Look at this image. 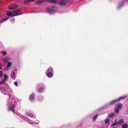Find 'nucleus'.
<instances>
[{
	"label": "nucleus",
	"mask_w": 128,
	"mask_h": 128,
	"mask_svg": "<svg viewBox=\"0 0 128 128\" xmlns=\"http://www.w3.org/2000/svg\"><path fill=\"white\" fill-rule=\"evenodd\" d=\"M122 128H127L128 126L126 123L124 124L122 126Z\"/></svg>",
	"instance_id": "obj_20"
},
{
	"label": "nucleus",
	"mask_w": 128,
	"mask_h": 128,
	"mask_svg": "<svg viewBox=\"0 0 128 128\" xmlns=\"http://www.w3.org/2000/svg\"><path fill=\"white\" fill-rule=\"evenodd\" d=\"M19 11V9H17L12 12L9 11L8 12L6 15L10 17L21 15L22 14H18L17 12Z\"/></svg>",
	"instance_id": "obj_2"
},
{
	"label": "nucleus",
	"mask_w": 128,
	"mask_h": 128,
	"mask_svg": "<svg viewBox=\"0 0 128 128\" xmlns=\"http://www.w3.org/2000/svg\"><path fill=\"white\" fill-rule=\"evenodd\" d=\"M118 124V122L115 120V122L112 124L111 125V126L112 127L115 126Z\"/></svg>",
	"instance_id": "obj_19"
},
{
	"label": "nucleus",
	"mask_w": 128,
	"mask_h": 128,
	"mask_svg": "<svg viewBox=\"0 0 128 128\" xmlns=\"http://www.w3.org/2000/svg\"><path fill=\"white\" fill-rule=\"evenodd\" d=\"M8 60V59L6 58H5L3 60V62L4 64H5L7 63Z\"/></svg>",
	"instance_id": "obj_23"
},
{
	"label": "nucleus",
	"mask_w": 128,
	"mask_h": 128,
	"mask_svg": "<svg viewBox=\"0 0 128 128\" xmlns=\"http://www.w3.org/2000/svg\"><path fill=\"white\" fill-rule=\"evenodd\" d=\"M110 121V120L108 118H106L105 120V122L106 124H108Z\"/></svg>",
	"instance_id": "obj_28"
},
{
	"label": "nucleus",
	"mask_w": 128,
	"mask_h": 128,
	"mask_svg": "<svg viewBox=\"0 0 128 128\" xmlns=\"http://www.w3.org/2000/svg\"><path fill=\"white\" fill-rule=\"evenodd\" d=\"M124 3L123 2H122L120 3L118 6V8H121L123 5Z\"/></svg>",
	"instance_id": "obj_26"
},
{
	"label": "nucleus",
	"mask_w": 128,
	"mask_h": 128,
	"mask_svg": "<svg viewBox=\"0 0 128 128\" xmlns=\"http://www.w3.org/2000/svg\"><path fill=\"white\" fill-rule=\"evenodd\" d=\"M122 105L120 104H117L116 106V108L119 109L122 108Z\"/></svg>",
	"instance_id": "obj_13"
},
{
	"label": "nucleus",
	"mask_w": 128,
	"mask_h": 128,
	"mask_svg": "<svg viewBox=\"0 0 128 128\" xmlns=\"http://www.w3.org/2000/svg\"><path fill=\"white\" fill-rule=\"evenodd\" d=\"M8 104H9V102H10L9 101V100H8Z\"/></svg>",
	"instance_id": "obj_42"
},
{
	"label": "nucleus",
	"mask_w": 128,
	"mask_h": 128,
	"mask_svg": "<svg viewBox=\"0 0 128 128\" xmlns=\"http://www.w3.org/2000/svg\"><path fill=\"white\" fill-rule=\"evenodd\" d=\"M124 122V120L123 119H121L119 120L118 122V124H120Z\"/></svg>",
	"instance_id": "obj_18"
},
{
	"label": "nucleus",
	"mask_w": 128,
	"mask_h": 128,
	"mask_svg": "<svg viewBox=\"0 0 128 128\" xmlns=\"http://www.w3.org/2000/svg\"><path fill=\"white\" fill-rule=\"evenodd\" d=\"M34 98V94H31L29 98L30 100H33Z\"/></svg>",
	"instance_id": "obj_14"
},
{
	"label": "nucleus",
	"mask_w": 128,
	"mask_h": 128,
	"mask_svg": "<svg viewBox=\"0 0 128 128\" xmlns=\"http://www.w3.org/2000/svg\"><path fill=\"white\" fill-rule=\"evenodd\" d=\"M47 1L53 4H56L57 3L56 0H47Z\"/></svg>",
	"instance_id": "obj_15"
},
{
	"label": "nucleus",
	"mask_w": 128,
	"mask_h": 128,
	"mask_svg": "<svg viewBox=\"0 0 128 128\" xmlns=\"http://www.w3.org/2000/svg\"><path fill=\"white\" fill-rule=\"evenodd\" d=\"M15 20V18H12V20L13 21H14Z\"/></svg>",
	"instance_id": "obj_39"
},
{
	"label": "nucleus",
	"mask_w": 128,
	"mask_h": 128,
	"mask_svg": "<svg viewBox=\"0 0 128 128\" xmlns=\"http://www.w3.org/2000/svg\"><path fill=\"white\" fill-rule=\"evenodd\" d=\"M12 64L11 62H8V65L6 66V70H9L12 66Z\"/></svg>",
	"instance_id": "obj_7"
},
{
	"label": "nucleus",
	"mask_w": 128,
	"mask_h": 128,
	"mask_svg": "<svg viewBox=\"0 0 128 128\" xmlns=\"http://www.w3.org/2000/svg\"><path fill=\"white\" fill-rule=\"evenodd\" d=\"M16 73L14 71H13L11 74V77L12 78H15L16 77Z\"/></svg>",
	"instance_id": "obj_10"
},
{
	"label": "nucleus",
	"mask_w": 128,
	"mask_h": 128,
	"mask_svg": "<svg viewBox=\"0 0 128 128\" xmlns=\"http://www.w3.org/2000/svg\"><path fill=\"white\" fill-rule=\"evenodd\" d=\"M15 107V106L14 104H12L10 106L8 107V109L9 110H11L14 113V116L18 118L24 119L25 120L27 121L30 124H32V121H30L29 119L27 117H24L23 116L21 115V114H18L16 113H14V108Z\"/></svg>",
	"instance_id": "obj_1"
},
{
	"label": "nucleus",
	"mask_w": 128,
	"mask_h": 128,
	"mask_svg": "<svg viewBox=\"0 0 128 128\" xmlns=\"http://www.w3.org/2000/svg\"><path fill=\"white\" fill-rule=\"evenodd\" d=\"M126 97V96H124L122 97H120L119 98L116 99V100H117V101H118L119 100L123 99L124 98H125Z\"/></svg>",
	"instance_id": "obj_24"
},
{
	"label": "nucleus",
	"mask_w": 128,
	"mask_h": 128,
	"mask_svg": "<svg viewBox=\"0 0 128 128\" xmlns=\"http://www.w3.org/2000/svg\"><path fill=\"white\" fill-rule=\"evenodd\" d=\"M14 84L16 86H18V84L17 82L16 81L15 82H14Z\"/></svg>",
	"instance_id": "obj_36"
},
{
	"label": "nucleus",
	"mask_w": 128,
	"mask_h": 128,
	"mask_svg": "<svg viewBox=\"0 0 128 128\" xmlns=\"http://www.w3.org/2000/svg\"><path fill=\"white\" fill-rule=\"evenodd\" d=\"M4 90L5 92H6V91H8V92H13V91L12 90L10 89V88H7L6 89H5Z\"/></svg>",
	"instance_id": "obj_12"
},
{
	"label": "nucleus",
	"mask_w": 128,
	"mask_h": 128,
	"mask_svg": "<svg viewBox=\"0 0 128 128\" xmlns=\"http://www.w3.org/2000/svg\"><path fill=\"white\" fill-rule=\"evenodd\" d=\"M126 114H128V109L127 110L126 112Z\"/></svg>",
	"instance_id": "obj_38"
},
{
	"label": "nucleus",
	"mask_w": 128,
	"mask_h": 128,
	"mask_svg": "<svg viewBox=\"0 0 128 128\" xmlns=\"http://www.w3.org/2000/svg\"><path fill=\"white\" fill-rule=\"evenodd\" d=\"M117 101H118L117 100H116V99L110 102L107 104V105H112Z\"/></svg>",
	"instance_id": "obj_11"
},
{
	"label": "nucleus",
	"mask_w": 128,
	"mask_h": 128,
	"mask_svg": "<svg viewBox=\"0 0 128 128\" xmlns=\"http://www.w3.org/2000/svg\"><path fill=\"white\" fill-rule=\"evenodd\" d=\"M8 18H3L0 21V23H1L3 22H4L6 21L7 20Z\"/></svg>",
	"instance_id": "obj_17"
},
{
	"label": "nucleus",
	"mask_w": 128,
	"mask_h": 128,
	"mask_svg": "<svg viewBox=\"0 0 128 128\" xmlns=\"http://www.w3.org/2000/svg\"><path fill=\"white\" fill-rule=\"evenodd\" d=\"M115 116L114 114L113 113H111L108 114V116L110 118H112Z\"/></svg>",
	"instance_id": "obj_21"
},
{
	"label": "nucleus",
	"mask_w": 128,
	"mask_h": 128,
	"mask_svg": "<svg viewBox=\"0 0 128 128\" xmlns=\"http://www.w3.org/2000/svg\"><path fill=\"white\" fill-rule=\"evenodd\" d=\"M44 86L45 85L43 84H40L39 85L38 87H37V88L39 87L42 86V87H41L40 88H39L38 90V92L39 93H41L44 91Z\"/></svg>",
	"instance_id": "obj_4"
},
{
	"label": "nucleus",
	"mask_w": 128,
	"mask_h": 128,
	"mask_svg": "<svg viewBox=\"0 0 128 128\" xmlns=\"http://www.w3.org/2000/svg\"><path fill=\"white\" fill-rule=\"evenodd\" d=\"M98 116L97 114H96L93 117V120H95Z\"/></svg>",
	"instance_id": "obj_29"
},
{
	"label": "nucleus",
	"mask_w": 128,
	"mask_h": 128,
	"mask_svg": "<svg viewBox=\"0 0 128 128\" xmlns=\"http://www.w3.org/2000/svg\"><path fill=\"white\" fill-rule=\"evenodd\" d=\"M48 72L47 74V76L48 78H51L52 77L53 75V73H52V72Z\"/></svg>",
	"instance_id": "obj_9"
},
{
	"label": "nucleus",
	"mask_w": 128,
	"mask_h": 128,
	"mask_svg": "<svg viewBox=\"0 0 128 128\" xmlns=\"http://www.w3.org/2000/svg\"><path fill=\"white\" fill-rule=\"evenodd\" d=\"M1 66H2L1 64H0V69H1Z\"/></svg>",
	"instance_id": "obj_40"
},
{
	"label": "nucleus",
	"mask_w": 128,
	"mask_h": 128,
	"mask_svg": "<svg viewBox=\"0 0 128 128\" xmlns=\"http://www.w3.org/2000/svg\"><path fill=\"white\" fill-rule=\"evenodd\" d=\"M8 96H9V98H11V97H10V94H8Z\"/></svg>",
	"instance_id": "obj_41"
},
{
	"label": "nucleus",
	"mask_w": 128,
	"mask_h": 128,
	"mask_svg": "<svg viewBox=\"0 0 128 128\" xmlns=\"http://www.w3.org/2000/svg\"><path fill=\"white\" fill-rule=\"evenodd\" d=\"M2 53L4 55H6V53L5 51H3L2 52Z\"/></svg>",
	"instance_id": "obj_32"
},
{
	"label": "nucleus",
	"mask_w": 128,
	"mask_h": 128,
	"mask_svg": "<svg viewBox=\"0 0 128 128\" xmlns=\"http://www.w3.org/2000/svg\"><path fill=\"white\" fill-rule=\"evenodd\" d=\"M30 120V121H32V124H33V123H34V124H39V122H36L35 121H34V122H33V121L32 120Z\"/></svg>",
	"instance_id": "obj_34"
},
{
	"label": "nucleus",
	"mask_w": 128,
	"mask_h": 128,
	"mask_svg": "<svg viewBox=\"0 0 128 128\" xmlns=\"http://www.w3.org/2000/svg\"><path fill=\"white\" fill-rule=\"evenodd\" d=\"M69 0H61L59 2V4L62 6H66Z\"/></svg>",
	"instance_id": "obj_5"
},
{
	"label": "nucleus",
	"mask_w": 128,
	"mask_h": 128,
	"mask_svg": "<svg viewBox=\"0 0 128 128\" xmlns=\"http://www.w3.org/2000/svg\"><path fill=\"white\" fill-rule=\"evenodd\" d=\"M4 94L5 95H6V94H6V92H5V93Z\"/></svg>",
	"instance_id": "obj_43"
},
{
	"label": "nucleus",
	"mask_w": 128,
	"mask_h": 128,
	"mask_svg": "<svg viewBox=\"0 0 128 128\" xmlns=\"http://www.w3.org/2000/svg\"><path fill=\"white\" fill-rule=\"evenodd\" d=\"M6 80V79H2V81L0 82V84H1L4 83V82H5Z\"/></svg>",
	"instance_id": "obj_25"
},
{
	"label": "nucleus",
	"mask_w": 128,
	"mask_h": 128,
	"mask_svg": "<svg viewBox=\"0 0 128 128\" xmlns=\"http://www.w3.org/2000/svg\"><path fill=\"white\" fill-rule=\"evenodd\" d=\"M18 6V4H12L8 6V8L10 10H13L17 8Z\"/></svg>",
	"instance_id": "obj_6"
},
{
	"label": "nucleus",
	"mask_w": 128,
	"mask_h": 128,
	"mask_svg": "<svg viewBox=\"0 0 128 128\" xmlns=\"http://www.w3.org/2000/svg\"><path fill=\"white\" fill-rule=\"evenodd\" d=\"M53 71V69L52 67L49 68L48 69L46 70V72H52Z\"/></svg>",
	"instance_id": "obj_16"
},
{
	"label": "nucleus",
	"mask_w": 128,
	"mask_h": 128,
	"mask_svg": "<svg viewBox=\"0 0 128 128\" xmlns=\"http://www.w3.org/2000/svg\"><path fill=\"white\" fill-rule=\"evenodd\" d=\"M4 88L3 87H0V90H4Z\"/></svg>",
	"instance_id": "obj_37"
},
{
	"label": "nucleus",
	"mask_w": 128,
	"mask_h": 128,
	"mask_svg": "<svg viewBox=\"0 0 128 128\" xmlns=\"http://www.w3.org/2000/svg\"><path fill=\"white\" fill-rule=\"evenodd\" d=\"M11 97L12 99H14L18 102H21L22 100L21 99H18L16 97H15L13 95H12L11 96Z\"/></svg>",
	"instance_id": "obj_8"
},
{
	"label": "nucleus",
	"mask_w": 128,
	"mask_h": 128,
	"mask_svg": "<svg viewBox=\"0 0 128 128\" xmlns=\"http://www.w3.org/2000/svg\"><path fill=\"white\" fill-rule=\"evenodd\" d=\"M3 73L0 70V76L2 77V76Z\"/></svg>",
	"instance_id": "obj_35"
},
{
	"label": "nucleus",
	"mask_w": 128,
	"mask_h": 128,
	"mask_svg": "<svg viewBox=\"0 0 128 128\" xmlns=\"http://www.w3.org/2000/svg\"><path fill=\"white\" fill-rule=\"evenodd\" d=\"M26 114L28 115V116L30 117H32L33 116V114L30 112H27Z\"/></svg>",
	"instance_id": "obj_27"
},
{
	"label": "nucleus",
	"mask_w": 128,
	"mask_h": 128,
	"mask_svg": "<svg viewBox=\"0 0 128 128\" xmlns=\"http://www.w3.org/2000/svg\"><path fill=\"white\" fill-rule=\"evenodd\" d=\"M44 2V1L43 0H41V1H38L36 2V3L38 4H40L42 2Z\"/></svg>",
	"instance_id": "obj_31"
},
{
	"label": "nucleus",
	"mask_w": 128,
	"mask_h": 128,
	"mask_svg": "<svg viewBox=\"0 0 128 128\" xmlns=\"http://www.w3.org/2000/svg\"><path fill=\"white\" fill-rule=\"evenodd\" d=\"M34 0H25L24 2H25V4H26L27 3L29 2H34Z\"/></svg>",
	"instance_id": "obj_22"
},
{
	"label": "nucleus",
	"mask_w": 128,
	"mask_h": 128,
	"mask_svg": "<svg viewBox=\"0 0 128 128\" xmlns=\"http://www.w3.org/2000/svg\"><path fill=\"white\" fill-rule=\"evenodd\" d=\"M56 9L54 6H50L48 9V11L50 14H53L56 12Z\"/></svg>",
	"instance_id": "obj_3"
},
{
	"label": "nucleus",
	"mask_w": 128,
	"mask_h": 128,
	"mask_svg": "<svg viewBox=\"0 0 128 128\" xmlns=\"http://www.w3.org/2000/svg\"><path fill=\"white\" fill-rule=\"evenodd\" d=\"M119 111V109L116 108L115 109L114 112L116 113H118Z\"/></svg>",
	"instance_id": "obj_30"
},
{
	"label": "nucleus",
	"mask_w": 128,
	"mask_h": 128,
	"mask_svg": "<svg viewBox=\"0 0 128 128\" xmlns=\"http://www.w3.org/2000/svg\"><path fill=\"white\" fill-rule=\"evenodd\" d=\"M8 78V76L6 74H4V79H6Z\"/></svg>",
	"instance_id": "obj_33"
}]
</instances>
